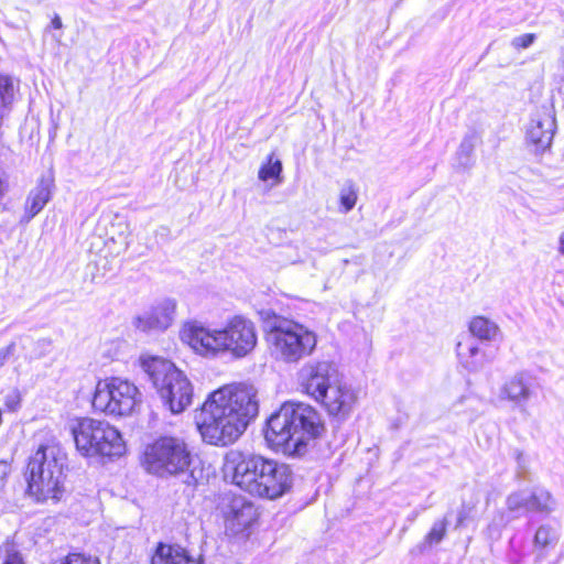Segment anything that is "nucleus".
Segmentation results:
<instances>
[{"label": "nucleus", "instance_id": "nucleus-1", "mask_svg": "<svg viewBox=\"0 0 564 564\" xmlns=\"http://www.w3.org/2000/svg\"><path fill=\"white\" fill-rule=\"evenodd\" d=\"M258 413V390L253 384H225L205 400L196 415V425L207 444L228 446L245 433Z\"/></svg>", "mask_w": 564, "mask_h": 564}, {"label": "nucleus", "instance_id": "nucleus-2", "mask_svg": "<svg viewBox=\"0 0 564 564\" xmlns=\"http://www.w3.org/2000/svg\"><path fill=\"white\" fill-rule=\"evenodd\" d=\"M182 339L204 357L229 354L236 359L247 357L258 343L253 322L241 315L230 318L221 329H212L199 322H189L183 327Z\"/></svg>", "mask_w": 564, "mask_h": 564}, {"label": "nucleus", "instance_id": "nucleus-3", "mask_svg": "<svg viewBox=\"0 0 564 564\" xmlns=\"http://www.w3.org/2000/svg\"><path fill=\"white\" fill-rule=\"evenodd\" d=\"M225 470L242 490L268 499L282 496V475L278 464L258 455L230 451L225 457Z\"/></svg>", "mask_w": 564, "mask_h": 564}, {"label": "nucleus", "instance_id": "nucleus-4", "mask_svg": "<svg viewBox=\"0 0 564 564\" xmlns=\"http://www.w3.org/2000/svg\"><path fill=\"white\" fill-rule=\"evenodd\" d=\"M66 460V454L58 445H41L29 459L28 494L39 502L58 500L63 491Z\"/></svg>", "mask_w": 564, "mask_h": 564}, {"label": "nucleus", "instance_id": "nucleus-5", "mask_svg": "<svg viewBox=\"0 0 564 564\" xmlns=\"http://www.w3.org/2000/svg\"><path fill=\"white\" fill-rule=\"evenodd\" d=\"M140 362L173 414L182 413L192 404L193 384L173 362L160 357H142Z\"/></svg>", "mask_w": 564, "mask_h": 564}, {"label": "nucleus", "instance_id": "nucleus-6", "mask_svg": "<svg viewBox=\"0 0 564 564\" xmlns=\"http://www.w3.org/2000/svg\"><path fill=\"white\" fill-rule=\"evenodd\" d=\"M284 455L301 457L311 444L322 437L325 425L319 412L303 402H284Z\"/></svg>", "mask_w": 564, "mask_h": 564}, {"label": "nucleus", "instance_id": "nucleus-7", "mask_svg": "<svg viewBox=\"0 0 564 564\" xmlns=\"http://www.w3.org/2000/svg\"><path fill=\"white\" fill-rule=\"evenodd\" d=\"M77 451L84 456H121L126 445L120 432L106 421L76 419L70 426Z\"/></svg>", "mask_w": 564, "mask_h": 564}, {"label": "nucleus", "instance_id": "nucleus-8", "mask_svg": "<svg viewBox=\"0 0 564 564\" xmlns=\"http://www.w3.org/2000/svg\"><path fill=\"white\" fill-rule=\"evenodd\" d=\"M192 463L187 443L176 436H162L145 447L143 465L149 473L172 476L185 473Z\"/></svg>", "mask_w": 564, "mask_h": 564}, {"label": "nucleus", "instance_id": "nucleus-9", "mask_svg": "<svg viewBox=\"0 0 564 564\" xmlns=\"http://www.w3.org/2000/svg\"><path fill=\"white\" fill-rule=\"evenodd\" d=\"M141 403V392L127 379L119 377L99 380L93 397L96 411L109 416H128Z\"/></svg>", "mask_w": 564, "mask_h": 564}, {"label": "nucleus", "instance_id": "nucleus-10", "mask_svg": "<svg viewBox=\"0 0 564 564\" xmlns=\"http://www.w3.org/2000/svg\"><path fill=\"white\" fill-rule=\"evenodd\" d=\"M220 513L225 534L230 538H246L258 519L256 506L243 496H227L223 499Z\"/></svg>", "mask_w": 564, "mask_h": 564}, {"label": "nucleus", "instance_id": "nucleus-11", "mask_svg": "<svg viewBox=\"0 0 564 564\" xmlns=\"http://www.w3.org/2000/svg\"><path fill=\"white\" fill-rule=\"evenodd\" d=\"M339 375L329 361L305 362L296 372L297 390L317 402Z\"/></svg>", "mask_w": 564, "mask_h": 564}, {"label": "nucleus", "instance_id": "nucleus-12", "mask_svg": "<svg viewBox=\"0 0 564 564\" xmlns=\"http://www.w3.org/2000/svg\"><path fill=\"white\" fill-rule=\"evenodd\" d=\"M358 401L357 391L346 382L341 375L330 384L318 399L319 403L330 416L346 420L354 411Z\"/></svg>", "mask_w": 564, "mask_h": 564}, {"label": "nucleus", "instance_id": "nucleus-13", "mask_svg": "<svg viewBox=\"0 0 564 564\" xmlns=\"http://www.w3.org/2000/svg\"><path fill=\"white\" fill-rule=\"evenodd\" d=\"M316 336L303 325L284 319V361L296 362L316 347Z\"/></svg>", "mask_w": 564, "mask_h": 564}, {"label": "nucleus", "instance_id": "nucleus-14", "mask_svg": "<svg viewBox=\"0 0 564 564\" xmlns=\"http://www.w3.org/2000/svg\"><path fill=\"white\" fill-rule=\"evenodd\" d=\"M533 377L528 371H519L505 380L498 398L511 402L521 414H528V402L533 394Z\"/></svg>", "mask_w": 564, "mask_h": 564}, {"label": "nucleus", "instance_id": "nucleus-15", "mask_svg": "<svg viewBox=\"0 0 564 564\" xmlns=\"http://www.w3.org/2000/svg\"><path fill=\"white\" fill-rule=\"evenodd\" d=\"M175 308V301L166 299L150 311L137 316L133 325L142 332L164 330L172 324Z\"/></svg>", "mask_w": 564, "mask_h": 564}, {"label": "nucleus", "instance_id": "nucleus-16", "mask_svg": "<svg viewBox=\"0 0 564 564\" xmlns=\"http://www.w3.org/2000/svg\"><path fill=\"white\" fill-rule=\"evenodd\" d=\"M456 357L458 364L468 372H478L489 362L486 351L469 336H462L457 341Z\"/></svg>", "mask_w": 564, "mask_h": 564}, {"label": "nucleus", "instance_id": "nucleus-17", "mask_svg": "<svg viewBox=\"0 0 564 564\" xmlns=\"http://www.w3.org/2000/svg\"><path fill=\"white\" fill-rule=\"evenodd\" d=\"M54 184V175L51 171L44 174L37 185L30 192L25 202V213L28 219L37 215L52 197Z\"/></svg>", "mask_w": 564, "mask_h": 564}, {"label": "nucleus", "instance_id": "nucleus-18", "mask_svg": "<svg viewBox=\"0 0 564 564\" xmlns=\"http://www.w3.org/2000/svg\"><path fill=\"white\" fill-rule=\"evenodd\" d=\"M151 564H202L200 557L193 556L180 545L160 543L151 557Z\"/></svg>", "mask_w": 564, "mask_h": 564}, {"label": "nucleus", "instance_id": "nucleus-19", "mask_svg": "<svg viewBox=\"0 0 564 564\" xmlns=\"http://www.w3.org/2000/svg\"><path fill=\"white\" fill-rule=\"evenodd\" d=\"M469 337L481 341H497L502 338L499 325L489 317L477 315L468 322Z\"/></svg>", "mask_w": 564, "mask_h": 564}, {"label": "nucleus", "instance_id": "nucleus-20", "mask_svg": "<svg viewBox=\"0 0 564 564\" xmlns=\"http://www.w3.org/2000/svg\"><path fill=\"white\" fill-rule=\"evenodd\" d=\"M556 124L555 119L549 113L536 115L528 128V141H552Z\"/></svg>", "mask_w": 564, "mask_h": 564}, {"label": "nucleus", "instance_id": "nucleus-21", "mask_svg": "<svg viewBox=\"0 0 564 564\" xmlns=\"http://www.w3.org/2000/svg\"><path fill=\"white\" fill-rule=\"evenodd\" d=\"M281 411L282 406L274 411L267 420L265 426L263 429L265 443L268 447L273 452H280L282 448V421L280 419Z\"/></svg>", "mask_w": 564, "mask_h": 564}, {"label": "nucleus", "instance_id": "nucleus-22", "mask_svg": "<svg viewBox=\"0 0 564 564\" xmlns=\"http://www.w3.org/2000/svg\"><path fill=\"white\" fill-rule=\"evenodd\" d=\"M263 328L267 333V341L274 345L276 350L280 348L282 340V319L271 311H263Z\"/></svg>", "mask_w": 564, "mask_h": 564}, {"label": "nucleus", "instance_id": "nucleus-23", "mask_svg": "<svg viewBox=\"0 0 564 564\" xmlns=\"http://www.w3.org/2000/svg\"><path fill=\"white\" fill-rule=\"evenodd\" d=\"M358 191L351 181L346 182L339 192V210L340 213H349L356 205Z\"/></svg>", "mask_w": 564, "mask_h": 564}, {"label": "nucleus", "instance_id": "nucleus-24", "mask_svg": "<svg viewBox=\"0 0 564 564\" xmlns=\"http://www.w3.org/2000/svg\"><path fill=\"white\" fill-rule=\"evenodd\" d=\"M558 540V532L550 525H541L534 536V544L539 547L554 545Z\"/></svg>", "mask_w": 564, "mask_h": 564}, {"label": "nucleus", "instance_id": "nucleus-25", "mask_svg": "<svg viewBox=\"0 0 564 564\" xmlns=\"http://www.w3.org/2000/svg\"><path fill=\"white\" fill-rule=\"evenodd\" d=\"M530 511H550L553 506L551 495L542 489L530 492Z\"/></svg>", "mask_w": 564, "mask_h": 564}, {"label": "nucleus", "instance_id": "nucleus-26", "mask_svg": "<svg viewBox=\"0 0 564 564\" xmlns=\"http://www.w3.org/2000/svg\"><path fill=\"white\" fill-rule=\"evenodd\" d=\"M281 170L282 165L280 160L272 162V159H270L268 164L260 169L259 178L263 182H271V185H274L279 182Z\"/></svg>", "mask_w": 564, "mask_h": 564}, {"label": "nucleus", "instance_id": "nucleus-27", "mask_svg": "<svg viewBox=\"0 0 564 564\" xmlns=\"http://www.w3.org/2000/svg\"><path fill=\"white\" fill-rule=\"evenodd\" d=\"M531 496L528 491H519L510 495L507 506L510 511H530Z\"/></svg>", "mask_w": 564, "mask_h": 564}, {"label": "nucleus", "instance_id": "nucleus-28", "mask_svg": "<svg viewBox=\"0 0 564 564\" xmlns=\"http://www.w3.org/2000/svg\"><path fill=\"white\" fill-rule=\"evenodd\" d=\"M474 147L473 143H460L456 153V166L459 169H468L474 163Z\"/></svg>", "mask_w": 564, "mask_h": 564}, {"label": "nucleus", "instance_id": "nucleus-29", "mask_svg": "<svg viewBox=\"0 0 564 564\" xmlns=\"http://www.w3.org/2000/svg\"><path fill=\"white\" fill-rule=\"evenodd\" d=\"M446 519L437 520L433 523L432 529L425 536V542L430 545L440 543L446 533Z\"/></svg>", "mask_w": 564, "mask_h": 564}, {"label": "nucleus", "instance_id": "nucleus-30", "mask_svg": "<svg viewBox=\"0 0 564 564\" xmlns=\"http://www.w3.org/2000/svg\"><path fill=\"white\" fill-rule=\"evenodd\" d=\"M53 564H100L97 557L73 553Z\"/></svg>", "mask_w": 564, "mask_h": 564}, {"label": "nucleus", "instance_id": "nucleus-31", "mask_svg": "<svg viewBox=\"0 0 564 564\" xmlns=\"http://www.w3.org/2000/svg\"><path fill=\"white\" fill-rule=\"evenodd\" d=\"M535 41V34L534 33H525L522 34L512 41V45L517 50H523L529 47L533 42Z\"/></svg>", "mask_w": 564, "mask_h": 564}, {"label": "nucleus", "instance_id": "nucleus-32", "mask_svg": "<svg viewBox=\"0 0 564 564\" xmlns=\"http://www.w3.org/2000/svg\"><path fill=\"white\" fill-rule=\"evenodd\" d=\"M473 511H474L473 505H463L462 509L458 511V514H457L456 527L457 528L463 527L465 524V522L470 518Z\"/></svg>", "mask_w": 564, "mask_h": 564}, {"label": "nucleus", "instance_id": "nucleus-33", "mask_svg": "<svg viewBox=\"0 0 564 564\" xmlns=\"http://www.w3.org/2000/svg\"><path fill=\"white\" fill-rule=\"evenodd\" d=\"M15 349V345L11 343L6 348H2L0 350V368L6 365V362L9 360V358L13 355Z\"/></svg>", "mask_w": 564, "mask_h": 564}, {"label": "nucleus", "instance_id": "nucleus-34", "mask_svg": "<svg viewBox=\"0 0 564 564\" xmlns=\"http://www.w3.org/2000/svg\"><path fill=\"white\" fill-rule=\"evenodd\" d=\"M11 471V466L6 460H0V485L4 487L8 475Z\"/></svg>", "mask_w": 564, "mask_h": 564}, {"label": "nucleus", "instance_id": "nucleus-35", "mask_svg": "<svg viewBox=\"0 0 564 564\" xmlns=\"http://www.w3.org/2000/svg\"><path fill=\"white\" fill-rule=\"evenodd\" d=\"M3 564H24L22 557L18 553H10L7 555Z\"/></svg>", "mask_w": 564, "mask_h": 564}, {"label": "nucleus", "instance_id": "nucleus-36", "mask_svg": "<svg viewBox=\"0 0 564 564\" xmlns=\"http://www.w3.org/2000/svg\"><path fill=\"white\" fill-rule=\"evenodd\" d=\"M291 471L289 470V468L284 465V482H283V486H284V494L288 491V489L291 487Z\"/></svg>", "mask_w": 564, "mask_h": 564}, {"label": "nucleus", "instance_id": "nucleus-37", "mask_svg": "<svg viewBox=\"0 0 564 564\" xmlns=\"http://www.w3.org/2000/svg\"><path fill=\"white\" fill-rule=\"evenodd\" d=\"M50 26L53 28V29H58V30L63 28V23H62V20H61L58 14L54 15V18L51 21V25Z\"/></svg>", "mask_w": 564, "mask_h": 564}, {"label": "nucleus", "instance_id": "nucleus-38", "mask_svg": "<svg viewBox=\"0 0 564 564\" xmlns=\"http://www.w3.org/2000/svg\"><path fill=\"white\" fill-rule=\"evenodd\" d=\"M558 252L564 256V230L558 237Z\"/></svg>", "mask_w": 564, "mask_h": 564}, {"label": "nucleus", "instance_id": "nucleus-39", "mask_svg": "<svg viewBox=\"0 0 564 564\" xmlns=\"http://www.w3.org/2000/svg\"><path fill=\"white\" fill-rule=\"evenodd\" d=\"M541 144H542V152L549 151L551 148V142H547L545 144L541 143Z\"/></svg>", "mask_w": 564, "mask_h": 564}, {"label": "nucleus", "instance_id": "nucleus-40", "mask_svg": "<svg viewBox=\"0 0 564 564\" xmlns=\"http://www.w3.org/2000/svg\"><path fill=\"white\" fill-rule=\"evenodd\" d=\"M7 405H8L10 409H14L13 401H7Z\"/></svg>", "mask_w": 564, "mask_h": 564}, {"label": "nucleus", "instance_id": "nucleus-41", "mask_svg": "<svg viewBox=\"0 0 564 564\" xmlns=\"http://www.w3.org/2000/svg\"><path fill=\"white\" fill-rule=\"evenodd\" d=\"M7 405H8L10 409H14L13 401H7Z\"/></svg>", "mask_w": 564, "mask_h": 564}]
</instances>
